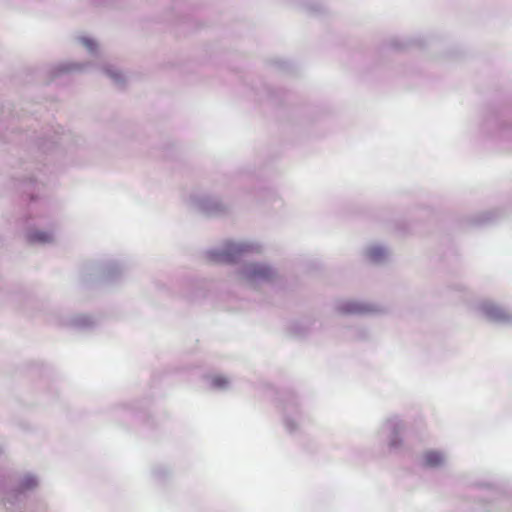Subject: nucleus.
Segmentation results:
<instances>
[{
  "label": "nucleus",
  "instance_id": "obj_2",
  "mask_svg": "<svg viewBox=\"0 0 512 512\" xmlns=\"http://www.w3.org/2000/svg\"><path fill=\"white\" fill-rule=\"evenodd\" d=\"M424 465L427 467H437L443 463V456L436 451H428L423 455Z\"/></svg>",
  "mask_w": 512,
  "mask_h": 512
},
{
  "label": "nucleus",
  "instance_id": "obj_3",
  "mask_svg": "<svg viewBox=\"0 0 512 512\" xmlns=\"http://www.w3.org/2000/svg\"><path fill=\"white\" fill-rule=\"evenodd\" d=\"M52 236L51 234L47 232H35L31 235L32 241H38V242H49L51 241Z\"/></svg>",
  "mask_w": 512,
  "mask_h": 512
},
{
  "label": "nucleus",
  "instance_id": "obj_5",
  "mask_svg": "<svg viewBox=\"0 0 512 512\" xmlns=\"http://www.w3.org/2000/svg\"><path fill=\"white\" fill-rule=\"evenodd\" d=\"M222 258H223V260H225L227 262L230 261L231 260L230 259V250L227 253H225L224 255H222Z\"/></svg>",
  "mask_w": 512,
  "mask_h": 512
},
{
  "label": "nucleus",
  "instance_id": "obj_1",
  "mask_svg": "<svg viewBox=\"0 0 512 512\" xmlns=\"http://www.w3.org/2000/svg\"><path fill=\"white\" fill-rule=\"evenodd\" d=\"M246 278L249 280L270 279L273 275L272 270L263 265H253L245 272Z\"/></svg>",
  "mask_w": 512,
  "mask_h": 512
},
{
  "label": "nucleus",
  "instance_id": "obj_4",
  "mask_svg": "<svg viewBox=\"0 0 512 512\" xmlns=\"http://www.w3.org/2000/svg\"><path fill=\"white\" fill-rule=\"evenodd\" d=\"M383 255V251L382 249L380 248H373L369 251V256L371 257V259L373 260H377L378 258H380L381 256Z\"/></svg>",
  "mask_w": 512,
  "mask_h": 512
},
{
  "label": "nucleus",
  "instance_id": "obj_6",
  "mask_svg": "<svg viewBox=\"0 0 512 512\" xmlns=\"http://www.w3.org/2000/svg\"><path fill=\"white\" fill-rule=\"evenodd\" d=\"M86 45H87L88 47H90V46H91V43L87 41V42H86Z\"/></svg>",
  "mask_w": 512,
  "mask_h": 512
}]
</instances>
